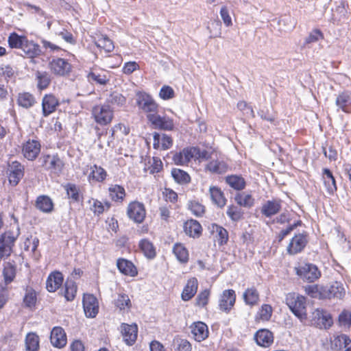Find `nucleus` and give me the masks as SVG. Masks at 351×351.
Masks as SVG:
<instances>
[{
  "instance_id": "f257e3e1",
  "label": "nucleus",
  "mask_w": 351,
  "mask_h": 351,
  "mask_svg": "<svg viewBox=\"0 0 351 351\" xmlns=\"http://www.w3.org/2000/svg\"><path fill=\"white\" fill-rule=\"evenodd\" d=\"M287 304L291 312L300 321L302 322L306 319V298L304 296L295 294L290 295L287 298Z\"/></svg>"
},
{
  "instance_id": "f03ea898",
  "label": "nucleus",
  "mask_w": 351,
  "mask_h": 351,
  "mask_svg": "<svg viewBox=\"0 0 351 351\" xmlns=\"http://www.w3.org/2000/svg\"><path fill=\"white\" fill-rule=\"evenodd\" d=\"M135 99L139 110L147 114L158 112V104L149 94L143 91H138L136 93Z\"/></svg>"
},
{
  "instance_id": "7ed1b4c3",
  "label": "nucleus",
  "mask_w": 351,
  "mask_h": 351,
  "mask_svg": "<svg viewBox=\"0 0 351 351\" xmlns=\"http://www.w3.org/2000/svg\"><path fill=\"white\" fill-rule=\"evenodd\" d=\"M42 167L51 173L59 175L62 173L64 163L58 155H46L40 158Z\"/></svg>"
},
{
  "instance_id": "20e7f679",
  "label": "nucleus",
  "mask_w": 351,
  "mask_h": 351,
  "mask_svg": "<svg viewBox=\"0 0 351 351\" xmlns=\"http://www.w3.org/2000/svg\"><path fill=\"white\" fill-rule=\"evenodd\" d=\"M92 115L99 125L110 123L113 118V111L108 105H97L93 108Z\"/></svg>"
},
{
  "instance_id": "39448f33",
  "label": "nucleus",
  "mask_w": 351,
  "mask_h": 351,
  "mask_svg": "<svg viewBox=\"0 0 351 351\" xmlns=\"http://www.w3.org/2000/svg\"><path fill=\"white\" fill-rule=\"evenodd\" d=\"M296 274L303 280L314 282L321 276L317 267L312 263H302L295 268Z\"/></svg>"
},
{
  "instance_id": "423d86ee",
  "label": "nucleus",
  "mask_w": 351,
  "mask_h": 351,
  "mask_svg": "<svg viewBox=\"0 0 351 351\" xmlns=\"http://www.w3.org/2000/svg\"><path fill=\"white\" fill-rule=\"evenodd\" d=\"M311 322L317 328L326 329L332 325L333 320L328 312L317 308L312 313Z\"/></svg>"
},
{
  "instance_id": "0eeeda50",
  "label": "nucleus",
  "mask_w": 351,
  "mask_h": 351,
  "mask_svg": "<svg viewBox=\"0 0 351 351\" xmlns=\"http://www.w3.org/2000/svg\"><path fill=\"white\" fill-rule=\"evenodd\" d=\"M127 213L130 219L136 223H142L146 215V210L143 204L133 202L129 204Z\"/></svg>"
},
{
  "instance_id": "6e6552de",
  "label": "nucleus",
  "mask_w": 351,
  "mask_h": 351,
  "mask_svg": "<svg viewBox=\"0 0 351 351\" xmlns=\"http://www.w3.org/2000/svg\"><path fill=\"white\" fill-rule=\"evenodd\" d=\"M147 119L155 128L164 130H171L173 128V120L167 117H161L158 112L147 114Z\"/></svg>"
},
{
  "instance_id": "1a4fd4ad",
  "label": "nucleus",
  "mask_w": 351,
  "mask_h": 351,
  "mask_svg": "<svg viewBox=\"0 0 351 351\" xmlns=\"http://www.w3.org/2000/svg\"><path fill=\"white\" fill-rule=\"evenodd\" d=\"M236 302L235 291L227 289L222 292L219 299V309L225 313H229Z\"/></svg>"
},
{
  "instance_id": "9d476101",
  "label": "nucleus",
  "mask_w": 351,
  "mask_h": 351,
  "mask_svg": "<svg viewBox=\"0 0 351 351\" xmlns=\"http://www.w3.org/2000/svg\"><path fill=\"white\" fill-rule=\"evenodd\" d=\"M14 241L15 237L10 232H6L0 237V260L10 255Z\"/></svg>"
},
{
  "instance_id": "9b49d317",
  "label": "nucleus",
  "mask_w": 351,
  "mask_h": 351,
  "mask_svg": "<svg viewBox=\"0 0 351 351\" xmlns=\"http://www.w3.org/2000/svg\"><path fill=\"white\" fill-rule=\"evenodd\" d=\"M83 307L86 317H95L98 313L99 308L97 298L91 294H84Z\"/></svg>"
},
{
  "instance_id": "f8f14e48",
  "label": "nucleus",
  "mask_w": 351,
  "mask_h": 351,
  "mask_svg": "<svg viewBox=\"0 0 351 351\" xmlns=\"http://www.w3.org/2000/svg\"><path fill=\"white\" fill-rule=\"evenodd\" d=\"M121 332L123 341L128 346L133 345L137 338L138 328L136 324H122Z\"/></svg>"
},
{
  "instance_id": "ddd939ff",
  "label": "nucleus",
  "mask_w": 351,
  "mask_h": 351,
  "mask_svg": "<svg viewBox=\"0 0 351 351\" xmlns=\"http://www.w3.org/2000/svg\"><path fill=\"white\" fill-rule=\"evenodd\" d=\"M49 67L53 73L60 76L69 73L71 70V64L63 58L52 60L49 63Z\"/></svg>"
},
{
  "instance_id": "4468645a",
  "label": "nucleus",
  "mask_w": 351,
  "mask_h": 351,
  "mask_svg": "<svg viewBox=\"0 0 351 351\" xmlns=\"http://www.w3.org/2000/svg\"><path fill=\"white\" fill-rule=\"evenodd\" d=\"M59 106L58 99L53 94H46L42 99V113L45 117L56 110Z\"/></svg>"
},
{
  "instance_id": "2eb2a0df",
  "label": "nucleus",
  "mask_w": 351,
  "mask_h": 351,
  "mask_svg": "<svg viewBox=\"0 0 351 351\" xmlns=\"http://www.w3.org/2000/svg\"><path fill=\"white\" fill-rule=\"evenodd\" d=\"M8 179L10 183L16 186L24 175V168L21 164L17 161L12 162L8 167Z\"/></svg>"
},
{
  "instance_id": "dca6fc26",
  "label": "nucleus",
  "mask_w": 351,
  "mask_h": 351,
  "mask_svg": "<svg viewBox=\"0 0 351 351\" xmlns=\"http://www.w3.org/2000/svg\"><path fill=\"white\" fill-rule=\"evenodd\" d=\"M40 152V144L38 141L29 140L23 147V156L29 160H34Z\"/></svg>"
},
{
  "instance_id": "f3484780",
  "label": "nucleus",
  "mask_w": 351,
  "mask_h": 351,
  "mask_svg": "<svg viewBox=\"0 0 351 351\" xmlns=\"http://www.w3.org/2000/svg\"><path fill=\"white\" fill-rule=\"evenodd\" d=\"M50 341L54 347H64L66 344V335L64 329L59 326L54 327L51 332Z\"/></svg>"
},
{
  "instance_id": "a211bd4d",
  "label": "nucleus",
  "mask_w": 351,
  "mask_h": 351,
  "mask_svg": "<svg viewBox=\"0 0 351 351\" xmlns=\"http://www.w3.org/2000/svg\"><path fill=\"white\" fill-rule=\"evenodd\" d=\"M330 347L335 350L345 348L346 351H350L351 349V339L345 334L334 336L330 341Z\"/></svg>"
},
{
  "instance_id": "6ab92c4d",
  "label": "nucleus",
  "mask_w": 351,
  "mask_h": 351,
  "mask_svg": "<svg viewBox=\"0 0 351 351\" xmlns=\"http://www.w3.org/2000/svg\"><path fill=\"white\" fill-rule=\"evenodd\" d=\"M335 104L343 112L351 113V92L344 90L340 93L337 96Z\"/></svg>"
},
{
  "instance_id": "aec40b11",
  "label": "nucleus",
  "mask_w": 351,
  "mask_h": 351,
  "mask_svg": "<svg viewBox=\"0 0 351 351\" xmlns=\"http://www.w3.org/2000/svg\"><path fill=\"white\" fill-rule=\"evenodd\" d=\"M153 140L154 148L156 149L167 150L173 145V139L171 137L165 134H160L155 132L153 135Z\"/></svg>"
},
{
  "instance_id": "412c9836",
  "label": "nucleus",
  "mask_w": 351,
  "mask_h": 351,
  "mask_svg": "<svg viewBox=\"0 0 351 351\" xmlns=\"http://www.w3.org/2000/svg\"><path fill=\"white\" fill-rule=\"evenodd\" d=\"M324 295L328 298L342 299L346 294L343 284L337 281L333 282L328 287L324 289Z\"/></svg>"
},
{
  "instance_id": "4be33fe9",
  "label": "nucleus",
  "mask_w": 351,
  "mask_h": 351,
  "mask_svg": "<svg viewBox=\"0 0 351 351\" xmlns=\"http://www.w3.org/2000/svg\"><path fill=\"white\" fill-rule=\"evenodd\" d=\"M191 333L197 341H202L208 337V328L202 322L193 323L191 326Z\"/></svg>"
},
{
  "instance_id": "5701e85b",
  "label": "nucleus",
  "mask_w": 351,
  "mask_h": 351,
  "mask_svg": "<svg viewBox=\"0 0 351 351\" xmlns=\"http://www.w3.org/2000/svg\"><path fill=\"white\" fill-rule=\"evenodd\" d=\"M307 240L304 235L299 234L291 240L287 247V251L290 254H295L301 252L306 245Z\"/></svg>"
},
{
  "instance_id": "b1692460",
  "label": "nucleus",
  "mask_w": 351,
  "mask_h": 351,
  "mask_svg": "<svg viewBox=\"0 0 351 351\" xmlns=\"http://www.w3.org/2000/svg\"><path fill=\"white\" fill-rule=\"evenodd\" d=\"M63 275L59 271H54L49 274L46 282V288L49 292H55L63 282Z\"/></svg>"
},
{
  "instance_id": "393cba45",
  "label": "nucleus",
  "mask_w": 351,
  "mask_h": 351,
  "mask_svg": "<svg viewBox=\"0 0 351 351\" xmlns=\"http://www.w3.org/2000/svg\"><path fill=\"white\" fill-rule=\"evenodd\" d=\"M281 208V201L274 199L267 201L262 206L261 213L269 217L277 214Z\"/></svg>"
},
{
  "instance_id": "a878e982",
  "label": "nucleus",
  "mask_w": 351,
  "mask_h": 351,
  "mask_svg": "<svg viewBox=\"0 0 351 351\" xmlns=\"http://www.w3.org/2000/svg\"><path fill=\"white\" fill-rule=\"evenodd\" d=\"M254 338L257 344L263 347H269L274 341L273 334L267 329L258 330Z\"/></svg>"
},
{
  "instance_id": "bb28decb",
  "label": "nucleus",
  "mask_w": 351,
  "mask_h": 351,
  "mask_svg": "<svg viewBox=\"0 0 351 351\" xmlns=\"http://www.w3.org/2000/svg\"><path fill=\"white\" fill-rule=\"evenodd\" d=\"M117 265L120 272L125 275L134 277L138 274L137 269L134 264L126 259L119 258L117 262Z\"/></svg>"
},
{
  "instance_id": "cd10ccee",
  "label": "nucleus",
  "mask_w": 351,
  "mask_h": 351,
  "mask_svg": "<svg viewBox=\"0 0 351 351\" xmlns=\"http://www.w3.org/2000/svg\"><path fill=\"white\" fill-rule=\"evenodd\" d=\"M107 177L106 171L100 166L94 165L90 167V172L88 176L89 182H102Z\"/></svg>"
},
{
  "instance_id": "c85d7f7f",
  "label": "nucleus",
  "mask_w": 351,
  "mask_h": 351,
  "mask_svg": "<svg viewBox=\"0 0 351 351\" xmlns=\"http://www.w3.org/2000/svg\"><path fill=\"white\" fill-rule=\"evenodd\" d=\"M198 287V282L195 278H190L184 287L182 293V299L184 301H189L196 293Z\"/></svg>"
},
{
  "instance_id": "c756f323",
  "label": "nucleus",
  "mask_w": 351,
  "mask_h": 351,
  "mask_svg": "<svg viewBox=\"0 0 351 351\" xmlns=\"http://www.w3.org/2000/svg\"><path fill=\"white\" fill-rule=\"evenodd\" d=\"M184 229L185 233L191 237L197 238L202 234V226L196 220H188L184 223Z\"/></svg>"
},
{
  "instance_id": "7c9ffc66",
  "label": "nucleus",
  "mask_w": 351,
  "mask_h": 351,
  "mask_svg": "<svg viewBox=\"0 0 351 351\" xmlns=\"http://www.w3.org/2000/svg\"><path fill=\"white\" fill-rule=\"evenodd\" d=\"M323 180L324 186L329 195H333L337 191V185L334 176L332 172L328 169H324L323 170Z\"/></svg>"
},
{
  "instance_id": "2f4dec72",
  "label": "nucleus",
  "mask_w": 351,
  "mask_h": 351,
  "mask_svg": "<svg viewBox=\"0 0 351 351\" xmlns=\"http://www.w3.org/2000/svg\"><path fill=\"white\" fill-rule=\"evenodd\" d=\"M21 50L23 51L25 56L29 58L37 57L41 53L40 46L32 40H29L27 39L24 43Z\"/></svg>"
},
{
  "instance_id": "473e14b6",
  "label": "nucleus",
  "mask_w": 351,
  "mask_h": 351,
  "mask_svg": "<svg viewBox=\"0 0 351 351\" xmlns=\"http://www.w3.org/2000/svg\"><path fill=\"white\" fill-rule=\"evenodd\" d=\"M243 299L247 305H256L259 301V293L254 287L247 288L243 292Z\"/></svg>"
},
{
  "instance_id": "72a5a7b5",
  "label": "nucleus",
  "mask_w": 351,
  "mask_h": 351,
  "mask_svg": "<svg viewBox=\"0 0 351 351\" xmlns=\"http://www.w3.org/2000/svg\"><path fill=\"white\" fill-rule=\"evenodd\" d=\"M109 196L112 201L122 202L125 197V189L119 184H112L108 188Z\"/></svg>"
},
{
  "instance_id": "f704fd0d",
  "label": "nucleus",
  "mask_w": 351,
  "mask_h": 351,
  "mask_svg": "<svg viewBox=\"0 0 351 351\" xmlns=\"http://www.w3.org/2000/svg\"><path fill=\"white\" fill-rule=\"evenodd\" d=\"M173 253L180 263H186L189 261V251L183 244L180 243H176L173 247Z\"/></svg>"
},
{
  "instance_id": "c9c22d12",
  "label": "nucleus",
  "mask_w": 351,
  "mask_h": 351,
  "mask_svg": "<svg viewBox=\"0 0 351 351\" xmlns=\"http://www.w3.org/2000/svg\"><path fill=\"white\" fill-rule=\"evenodd\" d=\"M138 245L142 252L147 258L152 259L156 256V247L149 240L143 239L140 241Z\"/></svg>"
},
{
  "instance_id": "e433bc0d",
  "label": "nucleus",
  "mask_w": 351,
  "mask_h": 351,
  "mask_svg": "<svg viewBox=\"0 0 351 351\" xmlns=\"http://www.w3.org/2000/svg\"><path fill=\"white\" fill-rule=\"evenodd\" d=\"M209 192L210 198L215 204L221 208L225 206L226 200L220 189L217 186H210Z\"/></svg>"
},
{
  "instance_id": "4c0bfd02",
  "label": "nucleus",
  "mask_w": 351,
  "mask_h": 351,
  "mask_svg": "<svg viewBox=\"0 0 351 351\" xmlns=\"http://www.w3.org/2000/svg\"><path fill=\"white\" fill-rule=\"evenodd\" d=\"M226 183L232 189L241 191L245 187V181L241 176L231 175L226 178Z\"/></svg>"
},
{
  "instance_id": "58836bf2",
  "label": "nucleus",
  "mask_w": 351,
  "mask_h": 351,
  "mask_svg": "<svg viewBox=\"0 0 351 351\" xmlns=\"http://www.w3.org/2000/svg\"><path fill=\"white\" fill-rule=\"evenodd\" d=\"M36 103V99L32 94L29 93H19L17 98V104L19 106L24 108H29Z\"/></svg>"
},
{
  "instance_id": "ea45409f",
  "label": "nucleus",
  "mask_w": 351,
  "mask_h": 351,
  "mask_svg": "<svg viewBox=\"0 0 351 351\" xmlns=\"http://www.w3.org/2000/svg\"><path fill=\"white\" fill-rule=\"evenodd\" d=\"M36 207L44 213H50L53 208L51 199L47 195H40L36 199Z\"/></svg>"
},
{
  "instance_id": "a19ab883",
  "label": "nucleus",
  "mask_w": 351,
  "mask_h": 351,
  "mask_svg": "<svg viewBox=\"0 0 351 351\" xmlns=\"http://www.w3.org/2000/svg\"><path fill=\"white\" fill-rule=\"evenodd\" d=\"M209 228L213 234H215L220 244L222 245L228 241V234L225 228L215 223L212 224Z\"/></svg>"
},
{
  "instance_id": "79ce46f5",
  "label": "nucleus",
  "mask_w": 351,
  "mask_h": 351,
  "mask_svg": "<svg viewBox=\"0 0 351 351\" xmlns=\"http://www.w3.org/2000/svg\"><path fill=\"white\" fill-rule=\"evenodd\" d=\"M206 169L215 173H224L228 170V165L223 161L212 160L206 165Z\"/></svg>"
},
{
  "instance_id": "37998d69",
  "label": "nucleus",
  "mask_w": 351,
  "mask_h": 351,
  "mask_svg": "<svg viewBox=\"0 0 351 351\" xmlns=\"http://www.w3.org/2000/svg\"><path fill=\"white\" fill-rule=\"evenodd\" d=\"M95 44L106 52H110L114 49L112 41L106 36L101 35L95 38Z\"/></svg>"
},
{
  "instance_id": "c03bdc74",
  "label": "nucleus",
  "mask_w": 351,
  "mask_h": 351,
  "mask_svg": "<svg viewBox=\"0 0 351 351\" xmlns=\"http://www.w3.org/2000/svg\"><path fill=\"white\" fill-rule=\"evenodd\" d=\"M26 40L25 36L13 32L8 36V42L10 48L21 49Z\"/></svg>"
},
{
  "instance_id": "a18cd8bd",
  "label": "nucleus",
  "mask_w": 351,
  "mask_h": 351,
  "mask_svg": "<svg viewBox=\"0 0 351 351\" xmlns=\"http://www.w3.org/2000/svg\"><path fill=\"white\" fill-rule=\"evenodd\" d=\"M25 346L27 351H38L39 337L34 332L28 333L25 338Z\"/></svg>"
},
{
  "instance_id": "49530a36",
  "label": "nucleus",
  "mask_w": 351,
  "mask_h": 351,
  "mask_svg": "<svg viewBox=\"0 0 351 351\" xmlns=\"http://www.w3.org/2000/svg\"><path fill=\"white\" fill-rule=\"evenodd\" d=\"M36 78L37 80V87L40 90L46 89L50 82V75L47 72L37 71L36 73Z\"/></svg>"
},
{
  "instance_id": "de8ad7c7",
  "label": "nucleus",
  "mask_w": 351,
  "mask_h": 351,
  "mask_svg": "<svg viewBox=\"0 0 351 351\" xmlns=\"http://www.w3.org/2000/svg\"><path fill=\"white\" fill-rule=\"evenodd\" d=\"M77 285L72 280H66L64 285L63 295L67 301H72L75 297Z\"/></svg>"
},
{
  "instance_id": "09e8293b",
  "label": "nucleus",
  "mask_w": 351,
  "mask_h": 351,
  "mask_svg": "<svg viewBox=\"0 0 351 351\" xmlns=\"http://www.w3.org/2000/svg\"><path fill=\"white\" fill-rule=\"evenodd\" d=\"M234 199L239 205L244 207L250 208L254 203V199L252 195L244 193L237 195Z\"/></svg>"
},
{
  "instance_id": "8fccbe9b",
  "label": "nucleus",
  "mask_w": 351,
  "mask_h": 351,
  "mask_svg": "<svg viewBox=\"0 0 351 351\" xmlns=\"http://www.w3.org/2000/svg\"><path fill=\"white\" fill-rule=\"evenodd\" d=\"M173 179L180 184H186L190 182L189 175L184 171L180 169H173L171 171Z\"/></svg>"
},
{
  "instance_id": "3c124183",
  "label": "nucleus",
  "mask_w": 351,
  "mask_h": 351,
  "mask_svg": "<svg viewBox=\"0 0 351 351\" xmlns=\"http://www.w3.org/2000/svg\"><path fill=\"white\" fill-rule=\"evenodd\" d=\"M36 302V293L32 287H27L23 298V303L27 307H32Z\"/></svg>"
},
{
  "instance_id": "603ef678",
  "label": "nucleus",
  "mask_w": 351,
  "mask_h": 351,
  "mask_svg": "<svg viewBox=\"0 0 351 351\" xmlns=\"http://www.w3.org/2000/svg\"><path fill=\"white\" fill-rule=\"evenodd\" d=\"M64 189L66 191L67 196L73 202H79L80 200V189L74 184H67Z\"/></svg>"
},
{
  "instance_id": "864d4df0",
  "label": "nucleus",
  "mask_w": 351,
  "mask_h": 351,
  "mask_svg": "<svg viewBox=\"0 0 351 351\" xmlns=\"http://www.w3.org/2000/svg\"><path fill=\"white\" fill-rule=\"evenodd\" d=\"M107 102L112 105L123 106L126 102V98L122 94L115 91L109 95Z\"/></svg>"
},
{
  "instance_id": "5fc2aeb1",
  "label": "nucleus",
  "mask_w": 351,
  "mask_h": 351,
  "mask_svg": "<svg viewBox=\"0 0 351 351\" xmlns=\"http://www.w3.org/2000/svg\"><path fill=\"white\" fill-rule=\"evenodd\" d=\"M88 80L90 82H95L100 85L106 84L108 81V77L105 74L91 72L88 74Z\"/></svg>"
},
{
  "instance_id": "6e6d98bb",
  "label": "nucleus",
  "mask_w": 351,
  "mask_h": 351,
  "mask_svg": "<svg viewBox=\"0 0 351 351\" xmlns=\"http://www.w3.org/2000/svg\"><path fill=\"white\" fill-rule=\"evenodd\" d=\"M3 274L5 284L7 285V284L11 282L15 277V274H16L15 267L12 265L10 264V263H7L4 267V269L3 271Z\"/></svg>"
},
{
  "instance_id": "4d7b16f0",
  "label": "nucleus",
  "mask_w": 351,
  "mask_h": 351,
  "mask_svg": "<svg viewBox=\"0 0 351 351\" xmlns=\"http://www.w3.org/2000/svg\"><path fill=\"white\" fill-rule=\"evenodd\" d=\"M338 322L341 326L350 328L351 326V311L343 310L339 315Z\"/></svg>"
},
{
  "instance_id": "13d9d810",
  "label": "nucleus",
  "mask_w": 351,
  "mask_h": 351,
  "mask_svg": "<svg viewBox=\"0 0 351 351\" xmlns=\"http://www.w3.org/2000/svg\"><path fill=\"white\" fill-rule=\"evenodd\" d=\"M115 305L120 310L130 308L131 306V302L128 295L119 294L115 301Z\"/></svg>"
},
{
  "instance_id": "bf43d9fd",
  "label": "nucleus",
  "mask_w": 351,
  "mask_h": 351,
  "mask_svg": "<svg viewBox=\"0 0 351 351\" xmlns=\"http://www.w3.org/2000/svg\"><path fill=\"white\" fill-rule=\"evenodd\" d=\"M173 160L177 165H185L189 162V158L184 148L180 152L174 154Z\"/></svg>"
},
{
  "instance_id": "052dcab7",
  "label": "nucleus",
  "mask_w": 351,
  "mask_h": 351,
  "mask_svg": "<svg viewBox=\"0 0 351 351\" xmlns=\"http://www.w3.org/2000/svg\"><path fill=\"white\" fill-rule=\"evenodd\" d=\"M39 243V240L36 237L31 236L26 239L24 242V249L25 251L35 252Z\"/></svg>"
},
{
  "instance_id": "680f3d73",
  "label": "nucleus",
  "mask_w": 351,
  "mask_h": 351,
  "mask_svg": "<svg viewBox=\"0 0 351 351\" xmlns=\"http://www.w3.org/2000/svg\"><path fill=\"white\" fill-rule=\"evenodd\" d=\"M272 314V307L269 304H263L258 313L257 317L263 321H268Z\"/></svg>"
},
{
  "instance_id": "e2e57ef3",
  "label": "nucleus",
  "mask_w": 351,
  "mask_h": 351,
  "mask_svg": "<svg viewBox=\"0 0 351 351\" xmlns=\"http://www.w3.org/2000/svg\"><path fill=\"white\" fill-rule=\"evenodd\" d=\"M189 208L191 211L197 217L202 216L205 212L204 206L195 201L191 202L189 204Z\"/></svg>"
},
{
  "instance_id": "0e129e2a",
  "label": "nucleus",
  "mask_w": 351,
  "mask_h": 351,
  "mask_svg": "<svg viewBox=\"0 0 351 351\" xmlns=\"http://www.w3.org/2000/svg\"><path fill=\"white\" fill-rule=\"evenodd\" d=\"M174 96H175L174 90L169 86H167V85L163 86L159 92V97L164 100H168V99H172L174 97Z\"/></svg>"
},
{
  "instance_id": "69168bd1",
  "label": "nucleus",
  "mask_w": 351,
  "mask_h": 351,
  "mask_svg": "<svg viewBox=\"0 0 351 351\" xmlns=\"http://www.w3.org/2000/svg\"><path fill=\"white\" fill-rule=\"evenodd\" d=\"M210 296V291L208 289H205L201 291L196 298V305L198 306H204L208 302Z\"/></svg>"
},
{
  "instance_id": "338daca9",
  "label": "nucleus",
  "mask_w": 351,
  "mask_h": 351,
  "mask_svg": "<svg viewBox=\"0 0 351 351\" xmlns=\"http://www.w3.org/2000/svg\"><path fill=\"white\" fill-rule=\"evenodd\" d=\"M105 206L108 209L110 206V203L106 202L105 206L97 199H93V204L92 205L91 210L95 214L100 215L105 210Z\"/></svg>"
},
{
  "instance_id": "774afa93",
  "label": "nucleus",
  "mask_w": 351,
  "mask_h": 351,
  "mask_svg": "<svg viewBox=\"0 0 351 351\" xmlns=\"http://www.w3.org/2000/svg\"><path fill=\"white\" fill-rule=\"evenodd\" d=\"M323 38L322 33L318 29L313 30L305 40V44H311L317 42Z\"/></svg>"
}]
</instances>
